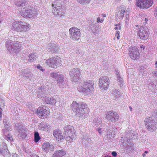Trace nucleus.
<instances>
[{"mask_svg": "<svg viewBox=\"0 0 157 157\" xmlns=\"http://www.w3.org/2000/svg\"><path fill=\"white\" fill-rule=\"evenodd\" d=\"M87 108L86 104L84 102H80L78 103L73 101L71 106L72 110L79 117H83L85 114V109Z\"/></svg>", "mask_w": 157, "mask_h": 157, "instance_id": "obj_1", "label": "nucleus"}, {"mask_svg": "<svg viewBox=\"0 0 157 157\" xmlns=\"http://www.w3.org/2000/svg\"><path fill=\"white\" fill-rule=\"evenodd\" d=\"M6 46L10 53H17L21 50V46L17 41H13L9 40L6 42Z\"/></svg>", "mask_w": 157, "mask_h": 157, "instance_id": "obj_2", "label": "nucleus"}, {"mask_svg": "<svg viewBox=\"0 0 157 157\" xmlns=\"http://www.w3.org/2000/svg\"><path fill=\"white\" fill-rule=\"evenodd\" d=\"M66 140L68 142H71L76 136L75 131L74 127L70 125L66 126L64 128Z\"/></svg>", "mask_w": 157, "mask_h": 157, "instance_id": "obj_3", "label": "nucleus"}, {"mask_svg": "<svg viewBox=\"0 0 157 157\" xmlns=\"http://www.w3.org/2000/svg\"><path fill=\"white\" fill-rule=\"evenodd\" d=\"M94 83L91 80H89V82H85L83 86H79L77 88L78 91L82 92L87 94L90 93L93 89V85Z\"/></svg>", "mask_w": 157, "mask_h": 157, "instance_id": "obj_4", "label": "nucleus"}, {"mask_svg": "<svg viewBox=\"0 0 157 157\" xmlns=\"http://www.w3.org/2000/svg\"><path fill=\"white\" fill-rule=\"evenodd\" d=\"M144 122L145 125L148 131L152 132L157 128V122H155L152 117H149L145 118Z\"/></svg>", "mask_w": 157, "mask_h": 157, "instance_id": "obj_5", "label": "nucleus"}, {"mask_svg": "<svg viewBox=\"0 0 157 157\" xmlns=\"http://www.w3.org/2000/svg\"><path fill=\"white\" fill-rule=\"evenodd\" d=\"M153 3L152 0H136L135 4L140 9H147L151 7Z\"/></svg>", "mask_w": 157, "mask_h": 157, "instance_id": "obj_6", "label": "nucleus"}, {"mask_svg": "<svg viewBox=\"0 0 157 157\" xmlns=\"http://www.w3.org/2000/svg\"><path fill=\"white\" fill-rule=\"evenodd\" d=\"M70 37L74 41L78 40L81 36L80 30L75 27H73L69 29Z\"/></svg>", "mask_w": 157, "mask_h": 157, "instance_id": "obj_7", "label": "nucleus"}, {"mask_svg": "<svg viewBox=\"0 0 157 157\" xmlns=\"http://www.w3.org/2000/svg\"><path fill=\"white\" fill-rule=\"evenodd\" d=\"M22 12H21V15L23 17H27L29 18H32L36 15L35 9L33 7L27 6L25 10H21Z\"/></svg>", "mask_w": 157, "mask_h": 157, "instance_id": "obj_8", "label": "nucleus"}, {"mask_svg": "<svg viewBox=\"0 0 157 157\" xmlns=\"http://www.w3.org/2000/svg\"><path fill=\"white\" fill-rule=\"evenodd\" d=\"M81 74V72L79 68H76L71 69L69 72L71 81L77 82Z\"/></svg>", "mask_w": 157, "mask_h": 157, "instance_id": "obj_9", "label": "nucleus"}, {"mask_svg": "<svg viewBox=\"0 0 157 157\" xmlns=\"http://www.w3.org/2000/svg\"><path fill=\"white\" fill-rule=\"evenodd\" d=\"M149 33L148 29L146 27H141L139 29L138 35L141 39L146 40L148 38Z\"/></svg>", "mask_w": 157, "mask_h": 157, "instance_id": "obj_10", "label": "nucleus"}, {"mask_svg": "<svg viewBox=\"0 0 157 157\" xmlns=\"http://www.w3.org/2000/svg\"><path fill=\"white\" fill-rule=\"evenodd\" d=\"M119 117V115L113 111L107 112L105 118L109 121L115 123L118 121Z\"/></svg>", "mask_w": 157, "mask_h": 157, "instance_id": "obj_11", "label": "nucleus"}, {"mask_svg": "<svg viewBox=\"0 0 157 157\" xmlns=\"http://www.w3.org/2000/svg\"><path fill=\"white\" fill-rule=\"evenodd\" d=\"M99 86L102 90L107 89L109 85V78L105 76L101 77L99 78Z\"/></svg>", "mask_w": 157, "mask_h": 157, "instance_id": "obj_12", "label": "nucleus"}, {"mask_svg": "<svg viewBox=\"0 0 157 157\" xmlns=\"http://www.w3.org/2000/svg\"><path fill=\"white\" fill-rule=\"evenodd\" d=\"M49 109L45 106L39 107L37 111V114L42 118H44L47 115L49 114Z\"/></svg>", "mask_w": 157, "mask_h": 157, "instance_id": "obj_13", "label": "nucleus"}, {"mask_svg": "<svg viewBox=\"0 0 157 157\" xmlns=\"http://www.w3.org/2000/svg\"><path fill=\"white\" fill-rule=\"evenodd\" d=\"M60 58L58 56L52 57L46 60L47 64L50 67L53 68H56L58 64Z\"/></svg>", "mask_w": 157, "mask_h": 157, "instance_id": "obj_14", "label": "nucleus"}, {"mask_svg": "<svg viewBox=\"0 0 157 157\" xmlns=\"http://www.w3.org/2000/svg\"><path fill=\"white\" fill-rule=\"evenodd\" d=\"M52 6L53 9L52 10V13L56 16L61 17L64 13L63 9L60 7V6H57L54 4H52Z\"/></svg>", "mask_w": 157, "mask_h": 157, "instance_id": "obj_15", "label": "nucleus"}, {"mask_svg": "<svg viewBox=\"0 0 157 157\" xmlns=\"http://www.w3.org/2000/svg\"><path fill=\"white\" fill-rule=\"evenodd\" d=\"M129 55L130 57L133 60L138 59L139 53L137 49L135 47L129 49Z\"/></svg>", "mask_w": 157, "mask_h": 157, "instance_id": "obj_16", "label": "nucleus"}, {"mask_svg": "<svg viewBox=\"0 0 157 157\" xmlns=\"http://www.w3.org/2000/svg\"><path fill=\"white\" fill-rule=\"evenodd\" d=\"M125 8L124 6H122L117 8L116 14L117 16L116 18L122 19L124 16V13L125 12Z\"/></svg>", "mask_w": 157, "mask_h": 157, "instance_id": "obj_17", "label": "nucleus"}, {"mask_svg": "<svg viewBox=\"0 0 157 157\" xmlns=\"http://www.w3.org/2000/svg\"><path fill=\"white\" fill-rule=\"evenodd\" d=\"M16 127L19 132V136L22 139L25 138L27 135L26 134V129L25 127L23 124H21L16 126ZM16 129H17L16 128Z\"/></svg>", "mask_w": 157, "mask_h": 157, "instance_id": "obj_18", "label": "nucleus"}, {"mask_svg": "<svg viewBox=\"0 0 157 157\" xmlns=\"http://www.w3.org/2000/svg\"><path fill=\"white\" fill-rule=\"evenodd\" d=\"M102 118L101 117H97L94 118L93 120V123L94 127H97L99 125L100 127H103V128L105 130H107L108 129L106 126L105 127V124L102 123Z\"/></svg>", "mask_w": 157, "mask_h": 157, "instance_id": "obj_19", "label": "nucleus"}, {"mask_svg": "<svg viewBox=\"0 0 157 157\" xmlns=\"http://www.w3.org/2000/svg\"><path fill=\"white\" fill-rule=\"evenodd\" d=\"M53 135L55 137V138L58 141H61L63 139V136L61 131L59 129L55 130L53 131Z\"/></svg>", "mask_w": 157, "mask_h": 157, "instance_id": "obj_20", "label": "nucleus"}, {"mask_svg": "<svg viewBox=\"0 0 157 157\" xmlns=\"http://www.w3.org/2000/svg\"><path fill=\"white\" fill-rule=\"evenodd\" d=\"M61 149V147H58L57 150L54 153L52 157H62L64 156L66 154V151Z\"/></svg>", "mask_w": 157, "mask_h": 157, "instance_id": "obj_21", "label": "nucleus"}, {"mask_svg": "<svg viewBox=\"0 0 157 157\" xmlns=\"http://www.w3.org/2000/svg\"><path fill=\"white\" fill-rule=\"evenodd\" d=\"M48 91L47 89L44 88V86H41L38 91L37 97L39 98L45 97L47 94Z\"/></svg>", "mask_w": 157, "mask_h": 157, "instance_id": "obj_22", "label": "nucleus"}, {"mask_svg": "<svg viewBox=\"0 0 157 157\" xmlns=\"http://www.w3.org/2000/svg\"><path fill=\"white\" fill-rule=\"evenodd\" d=\"M42 148L43 150L46 152H48L49 150L52 151L54 149V147L52 145H50L48 142L43 144Z\"/></svg>", "mask_w": 157, "mask_h": 157, "instance_id": "obj_23", "label": "nucleus"}, {"mask_svg": "<svg viewBox=\"0 0 157 157\" xmlns=\"http://www.w3.org/2000/svg\"><path fill=\"white\" fill-rule=\"evenodd\" d=\"M15 4L18 6L22 7L21 9L23 8L22 10H24L25 8H27L28 3L25 0H20L16 2Z\"/></svg>", "mask_w": 157, "mask_h": 157, "instance_id": "obj_24", "label": "nucleus"}, {"mask_svg": "<svg viewBox=\"0 0 157 157\" xmlns=\"http://www.w3.org/2000/svg\"><path fill=\"white\" fill-rule=\"evenodd\" d=\"M59 49V47L56 43L50 44L48 48V51H50L52 52H57Z\"/></svg>", "mask_w": 157, "mask_h": 157, "instance_id": "obj_25", "label": "nucleus"}, {"mask_svg": "<svg viewBox=\"0 0 157 157\" xmlns=\"http://www.w3.org/2000/svg\"><path fill=\"white\" fill-rule=\"evenodd\" d=\"M21 27L19 22H15L13 23L12 29L17 32L21 31Z\"/></svg>", "mask_w": 157, "mask_h": 157, "instance_id": "obj_26", "label": "nucleus"}, {"mask_svg": "<svg viewBox=\"0 0 157 157\" xmlns=\"http://www.w3.org/2000/svg\"><path fill=\"white\" fill-rule=\"evenodd\" d=\"M23 75L27 78H29L33 75L32 73L29 71L28 69H26L23 70L22 71Z\"/></svg>", "mask_w": 157, "mask_h": 157, "instance_id": "obj_27", "label": "nucleus"}, {"mask_svg": "<svg viewBox=\"0 0 157 157\" xmlns=\"http://www.w3.org/2000/svg\"><path fill=\"white\" fill-rule=\"evenodd\" d=\"M49 125L45 122L41 123L39 125V128L42 130H46L48 129Z\"/></svg>", "mask_w": 157, "mask_h": 157, "instance_id": "obj_28", "label": "nucleus"}, {"mask_svg": "<svg viewBox=\"0 0 157 157\" xmlns=\"http://www.w3.org/2000/svg\"><path fill=\"white\" fill-rule=\"evenodd\" d=\"M28 61L32 62L35 60L37 58L36 55L34 53H31L28 56Z\"/></svg>", "mask_w": 157, "mask_h": 157, "instance_id": "obj_29", "label": "nucleus"}, {"mask_svg": "<svg viewBox=\"0 0 157 157\" xmlns=\"http://www.w3.org/2000/svg\"><path fill=\"white\" fill-rule=\"evenodd\" d=\"M113 95L116 98L119 97L121 95V93L119 91L115 89L113 90Z\"/></svg>", "mask_w": 157, "mask_h": 157, "instance_id": "obj_30", "label": "nucleus"}, {"mask_svg": "<svg viewBox=\"0 0 157 157\" xmlns=\"http://www.w3.org/2000/svg\"><path fill=\"white\" fill-rule=\"evenodd\" d=\"M4 126L6 128V130L4 129H2V131L3 133H4V134H5V136H6V134H7L8 131L10 130V124H9V123H8V124H5L4 125Z\"/></svg>", "mask_w": 157, "mask_h": 157, "instance_id": "obj_31", "label": "nucleus"}, {"mask_svg": "<svg viewBox=\"0 0 157 157\" xmlns=\"http://www.w3.org/2000/svg\"><path fill=\"white\" fill-rule=\"evenodd\" d=\"M57 81L59 83H62L64 81V76L62 75H59L57 78Z\"/></svg>", "mask_w": 157, "mask_h": 157, "instance_id": "obj_32", "label": "nucleus"}, {"mask_svg": "<svg viewBox=\"0 0 157 157\" xmlns=\"http://www.w3.org/2000/svg\"><path fill=\"white\" fill-rule=\"evenodd\" d=\"M40 139L39 133L37 132H35L34 141L36 142H38Z\"/></svg>", "mask_w": 157, "mask_h": 157, "instance_id": "obj_33", "label": "nucleus"}, {"mask_svg": "<svg viewBox=\"0 0 157 157\" xmlns=\"http://www.w3.org/2000/svg\"><path fill=\"white\" fill-rule=\"evenodd\" d=\"M53 117L58 120H60L62 118V115L60 113H55L53 115Z\"/></svg>", "mask_w": 157, "mask_h": 157, "instance_id": "obj_34", "label": "nucleus"}, {"mask_svg": "<svg viewBox=\"0 0 157 157\" xmlns=\"http://www.w3.org/2000/svg\"><path fill=\"white\" fill-rule=\"evenodd\" d=\"M80 3L82 4H86L90 2L91 0H77Z\"/></svg>", "mask_w": 157, "mask_h": 157, "instance_id": "obj_35", "label": "nucleus"}, {"mask_svg": "<svg viewBox=\"0 0 157 157\" xmlns=\"http://www.w3.org/2000/svg\"><path fill=\"white\" fill-rule=\"evenodd\" d=\"M30 29V28L29 26V25H26V26H22L21 27V31L26 32L29 30Z\"/></svg>", "mask_w": 157, "mask_h": 157, "instance_id": "obj_36", "label": "nucleus"}, {"mask_svg": "<svg viewBox=\"0 0 157 157\" xmlns=\"http://www.w3.org/2000/svg\"><path fill=\"white\" fill-rule=\"evenodd\" d=\"M50 104L52 105L55 104L56 103V99L54 98H50Z\"/></svg>", "mask_w": 157, "mask_h": 157, "instance_id": "obj_37", "label": "nucleus"}, {"mask_svg": "<svg viewBox=\"0 0 157 157\" xmlns=\"http://www.w3.org/2000/svg\"><path fill=\"white\" fill-rule=\"evenodd\" d=\"M58 75H59L57 73L55 72L52 73L50 75L51 77L56 78H57Z\"/></svg>", "mask_w": 157, "mask_h": 157, "instance_id": "obj_38", "label": "nucleus"}, {"mask_svg": "<svg viewBox=\"0 0 157 157\" xmlns=\"http://www.w3.org/2000/svg\"><path fill=\"white\" fill-rule=\"evenodd\" d=\"M50 98L48 97H46L45 96V99H44V101L45 102L48 104H50Z\"/></svg>", "mask_w": 157, "mask_h": 157, "instance_id": "obj_39", "label": "nucleus"}, {"mask_svg": "<svg viewBox=\"0 0 157 157\" xmlns=\"http://www.w3.org/2000/svg\"><path fill=\"white\" fill-rule=\"evenodd\" d=\"M19 23V25L21 27L22 26H26L28 25V24L25 22H22V21H20L18 22Z\"/></svg>", "mask_w": 157, "mask_h": 157, "instance_id": "obj_40", "label": "nucleus"}, {"mask_svg": "<svg viewBox=\"0 0 157 157\" xmlns=\"http://www.w3.org/2000/svg\"><path fill=\"white\" fill-rule=\"evenodd\" d=\"M117 81L119 82V83L120 85L122 84L123 83V80L122 78L120 77V76H118V77H117Z\"/></svg>", "mask_w": 157, "mask_h": 157, "instance_id": "obj_41", "label": "nucleus"}, {"mask_svg": "<svg viewBox=\"0 0 157 157\" xmlns=\"http://www.w3.org/2000/svg\"><path fill=\"white\" fill-rule=\"evenodd\" d=\"M120 32L118 31H117L116 36H117V38L118 39H119L120 37Z\"/></svg>", "mask_w": 157, "mask_h": 157, "instance_id": "obj_42", "label": "nucleus"}, {"mask_svg": "<svg viewBox=\"0 0 157 157\" xmlns=\"http://www.w3.org/2000/svg\"><path fill=\"white\" fill-rule=\"evenodd\" d=\"M3 148H2V150L1 149V151H4L5 150V149H6L7 148V146L6 144H4L2 146Z\"/></svg>", "mask_w": 157, "mask_h": 157, "instance_id": "obj_43", "label": "nucleus"}, {"mask_svg": "<svg viewBox=\"0 0 157 157\" xmlns=\"http://www.w3.org/2000/svg\"><path fill=\"white\" fill-rule=\"evenodd\" d=\"M37 69L40 70V71H43L44 70V69L42 68V67L40 65H38L37 66Z\"/></svg>", "mask_w": 157, "mask_h": 157, "instance_id": "obj_44", "label": "nucleus"}, {"mask_svg": "<svg viewBox=\"0 0 157 157\" xmlns=\"http://www.w3.org/2000/svg\"><path fill=\"white\" fill-rule=\"evenodd\" d=\"M5 149V150H4V151H1V152L2 153H4L5 154H7L8 153L9 154L10 152H9V151L8 149L7 148L6 149Z\"/></svg>", "mask_w": 157, "mask_h": 157, "instance_id": "obj_45", "label": "nucleus"}, {"mask_svg": "<svg viewBox=\"0 0 157 157\" xmlns=\"http://www.w3.org/2000/svg\"><path fill=\"white\" fill-rule=\"evenodd\" d=\"M97 20V22H100L101 23H102L103 21V19H100L99 17H98Z\"/></svg>", "mask_w": 157, "mask_h": 157, "instance_id": "obj_46", "label": "nucleus"}, {"mask_svg": "<svg viewBox=\"0 0 157 157\" xmlns=\"http://www.w3.org/2000/svg\"><path fill=\"white\" fill-rule=\"evenodd\" d=\"M103 128V127H100V126H99V127L98 128H96V130L98 131L99 133H100V134H101V129Z\"/></svg>", "mask_w": 157, "mask_h": 157, "instance_id": "obj_47", "label": "nucleus"}, {"mask_svg": "<svg viewBox=\"0 0 157 157\" xmlns=\"http://www.w3.org/2000/svg\"><path fill=\"white\" fill-rule=\"evenodd\" d=\"M8 136H7V137L8 140H9L10 141H11L13 140V138L12 136H10L8 134V133L6 134Z\"/></svg>", "mask_w": 157, "mask_h": 157, "instance_id": "obj_48", "label": "nucleus"}, {"mask_svg": "<svg viewBox=\"0 0 157 157\" xmlns=\"http://www.w3.org/2000/svg\"><path fill=\"white\" fill-rule=\"evenodd\" d=\"M112 155L113 157H116L117 156V154L116 151H113L112 152Z\"/></svg>", "mask_w": 157, "mask_h": 157, "instance_id": "obj_49", "label": "nucleus"}, {"mask_svg": "<svg viewBox=\"0 0 157 157\" xmlns=\"http://www.w3.org/2000/svg\"><path fill=\"white\" fill-rule=\"evenodd\" d=\"M126 147L127 148L129 149H130V151L131 150L133 149V148L132 147L131 145H128Z\"/></svg>", "mask_w": 157, "mask_h": 157, "instance_id": "obj_50", "label": "nucleus"}, {"mask_svg": "<svg viewBox=\"0 0 157 157\" xmlns=\"http://www.w3.org/2000/svg\"><path fill=\"white\" fill-rule=\"evenodd\" d=\"M154 116L157 119V110H155L154 112ZM157 121V120L156 121Z\"/></svg>", "mask_w": 157, "mask_h": 157, "instance_id": "obj_51", "label": "nucleus"}, {"mask_svg": "<svg viewBox=\"0 0 157 157\" xmlns=\"http://www.w3.org/2000/svg\"><path fill=\"white\" fill-rule=\"evenodd\" d=\"M114 29L115 30H121V26H119V27L118 26L116 27H115Z\"/></svg>", "mask_w": 157, "mask_h": 157, "instance_id": "obj_52", "label": "nucleus"}, {"mask_svg": "<svg viewBox=\"0 0 157 157\" xmlns=\"http://www.w3.org/2000/svg\"><path fill=\"white\" fill-rule=\"evenodd\" d=\"M8 123H9L8 121L6 119H5L3 121L4 125L8 124Z\"/></svg>", "mask_w": 157, "mask_h": 157, "instance_id": "obj_53", "label": "nucleus"}, {"mask_svg": "<svg viewBox=\"0 0 157 157\" xmlns=\"http://www.w3.org/2000/svg\"><path fill=\"white\" fill-rule=\"evenodd\" d=\"M134 131H129V132L128 133H129V135H128V136L129 135V138H130L132 136V135L131 134H131L132 133V132H133Z\"/></svg>", "mask_w": 157, "mask_h": 157, "instance_id": "obj_54", "label": "nucleus"}, {"mask_svg": "<svg viewBox=\"0 0 157 157\" xmlns=\"http://www.w3.org/2000/svg\"><path fill=\"white\" fill-rule=\"evenodd\" d=\"M140 47L141 48H143V50H144L145 49V47L143 46V45H141L140 46Z\"/></svg>", "mask_w": 157, "mask_h": 157, "instance_id": "obj_55", "label": "nucleus"}, {"mask_svg": "<svg viewBox=\"0 0 157 157\" xmlns=\"http://www.w3.org/2000/svg\"><path fill=\"white\" fill-rule=\"evenodd\" d=\"M154 73L155 76L157 77V71H154Z\"/></svg>", "mask_w": 157, "mask_h": 157, "instance_id": "obj_56", "label": "nucleus"}, {"mask_svg": "<svg viewBox=\"0 0 157 157\" xmlns=\"http://www.w3.org/2000/svg\"><path fill=\"white\" fill-rule=\"evenodd\" d=\"M116 71V74L117 75V77H118L119 76H120V75L119 74V72H118L117 71Z\"/></svg>", "mask_w": 157, "mask_h": 157, "instance_id": "obj_57", "label": "nucleus"}, {"mask_svg": "<svg viewBox=\"0 0 157 157\" xmlns=\"http://www.w3.org/2000/svg\"><path fill=\"white\" fill-rule=\"evenodd\" d=\"M155 69H157V61H156L155 63Z\"/></svg>", "mask_w": 157, "mask_h": 157, "instance_id": "obj_58", "label": "nucleus"}, {"mask_svg": "<svg viewBox=\"0 0 157 157\" xmlns=\"http://www.w3.org/2000/svg\"><path fill=\"white\" fill-rule=\"evenodd\" d=\"M121 25V24L120 23H119V24H116V25H115V26H118V27H119V26H121L120 25Z\"/></svg>", "mask_w": 157, "mask_h": 157, "instance_id": "obj_59", "label": "nucleus"}, {"mask_svg": "<svg viewBox=\"0 0 157 157\" xmlns=\"http://www.w3.org/2000/svg\"><path fill=\"white\" fill-rule=\"evenodd\" d=\"M101 15L103 17H105L106 16V15L105 14L102 13L101 14Z\"/></svg>", "mask_w": 157, "mask_h": 157, "instance_id": "obj_60", "label": "nucleus"}, {"mask_svg": "<svg viewBox=\"0 0 157 157\" xmlns=\"http://www.w3.org/2000/svg\"><path fill=\"white\" fill-rule=\"evenodd\" d=\"M90 139V138H88V137H87V138H86V140L87 141H89Z\"/></svg>", "mask_w": 157, "mask_h": 157, "instance_id": "obj_61", "label": "nucleus"}, {"mask_svg": "<svg viewBox=\"0 0 157 157\" xmlns=\"http://www.w3.org/2000/svg\"><path fill=\"white\" fill-rule=\"evenodd\" d=\"M95 23H91L90 25H91L92 26H94L95 25Z\"/></svg>", "mask_w": 157, "mask_h": 157, "instance_id": "obj_62", "label": "nucleus"}, {"mask_svg": "<svg viewBox=\"0 0 157 157\" xmlns=\"http://www.w3.org/2000/svg\"><path fill=\"white\" fill-rule=\"evenodd\" d=\"M127 21H128V19L127 16H126V21H125L126 22H127Z\"/></svg>", "mask_w": 157, "mask_h": 157, "instance_id": "obj_63", "label": "nucleus"}, {"mask_svg": "<svg viewBox=\"0 0 157 157\" xmlns=\"http://www.w3.org/2000/svg\"><path fill=\"white\" fill-rule=\"evenodd\" d=\"M142 155L144 157H145L146 156V155L145 153H143L142 154Z\"/></svg>", "mask_w": 157, "mask_h": 157, "instance_id": "obj_64", "label": "nucleus"}]
</instances>
